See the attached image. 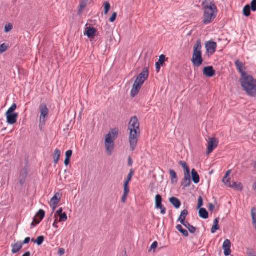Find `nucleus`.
<instances>
[{
  "mask_svg": "<svg viewBox=\"0 0 256 256\" xmlns=\"http://www.w3.org/2000/svg\"><path fill=\"white\" fill-rule=\"evenodd\" d=\"M142 86V85L136 82H134L130 92V95L132 98L135 97L138 94Z\"/></svg>",
  "mask_w": 256,
  "mask_h": 256,
  "instance_id": "20",
  "label": "nucleus"
},
{
  "mask_svg": "<svg viewBox=\"0 0 256 256\" xmlns=\"http://www.w3.org/2000/svg\"><path fill=\"white\" fill-rule=\"evenodd\" d=\"M180 233H181L185 237H188L189 235L188 231L184 228L182 230Z\"/></svg>",
  "mask_w": 256,
  "mask_h": 256,
  "instance_id": "53",
  "label": "nucleus"
},
{
  "mask_svg": "<svg viewBox=\"0 0 256 256\" xmlns=\"http://www.w3.org/2000/svg\"><path fill=\"white\" fill-rule=\"evenodd\" d=\"M188 214V210H182L178 220L179 221L181 224L183 223L185 224L186 222V218Z\"/></svg>",
  "mask_w": 256,
  "mask_h": 256,
  "instance_id": "27",
  "label": "nucleus"
},
{
  "mask_svg": "<svg viewBox=\"0 0 256 256\" xmlns=\"http://www.w3.org/2000/svg\"><path fill=\"white\" fill-rule=\"evenodd\" d=\"M170 174L171 183L172 184H176L178 182V177L176 172L172 169L169 170Z\"/></svg>",
  "mask_w": 256,
  "mask_h": 256,
  "instance_id": "26",
  "label": "nucleus"
},
{
  "mask_svg": "<svg viewBox=\"0 0 256 256\" xmlns=\"http://www.w3.org/2000/svg\"><path fill=\"white\" fill-rule=\"evenodd\" d=\"M234 64L238 71L240 74V77L244 76L248 74L246 72V66L239 60H236Z\"/></svg>",
  "mask_w": 256,
  "mask_h": 256,
  "instance_id": "13",
  "label": "nucleus"
},
{
  "mask_svg": "<svg viewBox=\"0 0 256 256\" xmlns=\"http://www.w3.org/2000/svg\"><path fill=\"white\" fill-rule=\"evenodd\" d=\"M208 210L210 212H212L214 210V205L212 203L208 204Z\"/></svg>",
  "mask_w": 256,
  "mask_h": 256,
  "instance_id": "57",
  "label": "nucleus"
},
{
  "mask_svg": "<svg viewBox=\"0 0 256 256\" xmlns=\"http://www.w3.org/2000/svg\"><path fill=\"white\" fill-rule=\"evenodd\" d=\"M169 202L176 209L179 208L182 204L180 200L174 196L170 197L169 198Z\"/></svg>",
  "mask_w": 256,
  "mask_h": 256,
  "instance_id": "22",
  "label": "nucleus"
},
{
  "mask_svg": "<svg viewBox=\"0 0 256 256\" xmlns=\"http://www.w3.org/2000/svg\"><path fill=\"white\" fill-rule=\"evenodd\" d=\"M58 253L59 256H62L64 254L65 250L63 248H60Z\"/></svg>",
  "mask_w": 256,
  "mask_h": 256,
  "instance_id": "56",
  "label": "nucleus"
},
{
  "mask_svg": "<svg viewBox=\"0 0 256 256\" xmlns=\"http://www.w3.org/2000/svg\"><path fill=\"white\" fill-rule=\"evenodd\" d=\"M8 48V46L6 44H0V54L6 52Z\"/></svg>",
  "mask_w": 256,
  "mask_h": 256,
  "instance_id": "44",
  "label": "nucleus"
},
{
  "mask_svg": "<svg viewBox=\"0 0 256 256\" xmlns=\"http://www.w3.org/2000/svg\"><path fill=\"white\" fill-rule=\"evenodd\" d=\"M251 214H252V223L254 225L255 228L256 229V208H252Z\"/></svg>",
  "mask_w": 256,
  "mask_h": 256,
  "instance_id": "38",
  "label": "nucleus"
},
{
  "mask_svg": "<svg viewBox=\"0 0 256 256\" xmlns=\"http://www.w3.org/2000/svg\"><path fill=\"white\" fill-rule=\"evenodd\" d=\"M17 108L16 104L14 103L12 106L8 109L6 112L10 113V114H15L14 111Z\"/></svg>",
  "mask_w": 256,
  "mask_h": 256,
  "instance_id": "42",
  "label": "nucleus"
},
{
  "mask_svg": "<svg viewBox=\"0 0 256 256\" xmlns=\"http://www.w3.org/2000/svg\"><path fill=\"white\" fill-rule=\"evenodd\" d=\"M104 14H107L110 8V4L108 2H105L104 4Z\"/></svg>",
  "mask_w": 256,
  "mask_h": 256,
  "instance_id": "40",
  "label": "nucleus"
},
{
  "mask_svg": "<svg viewBox=\"0 0 256 256\" xmlns=\"http://www.w3.org/2000/svg\"><path fill=\"white\" fill-rule=\"evenodd\" d=\"M46 215L44 210L42 209H40L38 212L36 214L34 218L33 219V221L31 224V226L32 227L36 226L44 218Z\"/></svg>",
  "mask_w": 256,
  "mask_h": 256,
  "instance_id": "6",
  "label": "nucleus"
},
{
  "mask_svg": "<svg viewBox=\"0 0 256 256\" xmlns=\"http://www.w3.org/2000/svg\"><path fill=\"white\" fill-rule=\"evenodd\" d=\"M224 184H225L226 186H228V184H232V182H230V178H228V179H227V180H226V182L224 183Z\"/></svg>",
  "mask_w": 256,
  "mask_h": 256,
  "instance_id": "64",
  "label": "nucleus"
},
{
  "mask_svg": "<svg viewBox=\"0 0 256 256\" xmlns=\"http://www.w3.org/2000/svg\"><path fill=\"white\" fill-rule=\"evenodd\" d=\"M63 212V209L62 208H60L56 212V214L54 215V216L56 217V214H62Z\"/></svg>",
  "mask_w": 256,
  "mask_h": 256,
  "instance_id": "61",
  "label": "nucleus"
},
{
  "mask_svg": "<svg viewBox=\"0 0 256 256\" xmlns=\"http://www.w3.org/2000/svg\"><path fill=\"white\" fill-rule=\"evenodd\" d=\"M252 10L250 8V4L246 5L243 8L242 12L244 16L248 17L251 15Z\"/></svg>",
  "mask_w": 256,
  "mask_h": 256,
  "instance_id": "35",
  "label": "nucleus"
},
{
  "mask_svg": "<svg viewBox=\"0 0 256 256\" xmlns=\"http://www.w3.org/2000/svg\"><path fill=\"white\" fill-rule=\"evenodd\" d=\"M128 195V194L123 193V195L121 198V202L122 203L126 202V200L127 198Z\"/></svg>",
  "mask_w": 256,
  "mask_h": 256,
  "instance_id": "54",
  "label": "nucleus"
},
{
  "mask_svg": "<svg viewBox=\"0 0 256 256\" xmlns=\"http://www.w3.org/2000/svg\"><path fill=\"white\" fill-rule=\"evenodd\" d=\"M32 239L30 238L29 237H27L25 238L23 242H20L21 244L23 246L24 244H28L30 240H31Z\"/></svg>",
  "mask_w": 256,
  "mask_h": 256,
  "instance_id": "55",
  "label": "nucleus"
},
{
  "mask_svg": "<svg viewBox=\"0 0 256 256\" xmlns=\"http://www.w3.org/2000/svg\"><path fill=\"white\" fill-rule=\"evenodd\" d=\"M246 254L247 256H253L256 254V252L252 248H246Z\"/></svg>",
  "mask_w": 256,
  "mask_h": 256,
  "instance_id": "41",
  "label": "nucleus"
},
{
  "mask_svg": "<svg viewBox=\"0 0 256 256\" xmlns=\"http://www.w3.org/2000/svg\"><path fill=\"white\" fill-rule=\"evenodd\" d=\"M22 248V245L21 244L20 241L12 245V252L13 254L18 253Z\"/></svg>",
  "mask_w": 256,
  "mask_h": 256,
  "instance_id": "28",
  "label": "nucleus"
},
{
  "mask_svg": "<svg viewBox=\"0 0 256 256\" xmlns=\"http://www.w3.org/2000/svg\"><path fill=\"white\" fill-rule=\"evenodd\" d=\"M240 82L244 91L251 96H256V80L251 75L248 74L240 77Z\"/></svg>",
  "mask_w": 256,
  "mask_h": 256,
  "instance_id": "3",
  "label": "nucleus"
},
{
  "mask_svg": "<svg viewBox=\"0 0 256 256\" xmlns=\"http://www.w3.org/2000/svg\"><path fill=\"white\" fill-rule=\"evenodd\" d=\"M62 196V194L60 192H56L54 194V196L51 198L50 202H52L51 206L52 208V212L51 214H52L53 212H54L55 208L56 207V206L59 203L61 198Z\"/></svg>",
  "mask_w": 256,
  "mask_h": 256,
  "instance_id": "12",
  "label": "nucleus"
},
{
  "mask_svg": "<svg viewBox=\"0 0 256 256\" xmlns=\"http://www.w3.org/2000/svg\"><path fill=\"white\" fill-rule=\"evenodd\" d=\"M228 187L234 188V190L240 192L244 189V186L242 183L235 182H232V184H229Z\"/></svg>",
  "mask_w": 256,
  "mask_h": 256,
  "instance_id": "24",
  "label": "nucleus"
},
{
  "mask_svg": "<svg viewBox=\"0 0 256 256\" xmlns=\"http://www.w3.org/2000/svg\"><path fill=\"white\" fill-rule=\"evenodd\" d=\"M70 159L68 158H66L64 161V164L66 166H68V164H70Z\"/></svg>",
  "mask_w": 256,
  "mask_h": 256,
  "instance_id": "60",
  "label": "nucleus"
},
{
  "mask_svg": "<svg viewBox=\"0 0 256 256\" xmlns=\"http://www.w3.org/2000/svg\"><path fill=\"white\" fill-rule=\"evenodd\" d=\"M72 153H73V152L71 150H67L66 152V158H68L70 159L72 155Z\"/></svg>",
  "mask_w": 256,
  "mask_h": 256,
  "instance_id": "52",
  "label": "nucleus"
},
{
  "mask_svg": "<svg viewBox=\"0 0 256 256\" xmlns=\"http://www.w3.org/2000/svg\"><path fill=\"white\" fill-rule=\"evenodd\" d=\"M128 130H130L129 142L130 148L132 151L136 149L138 138L140 135V122L136 116H134L130 118V120Z\"/></svg>",
  "mask_w": 256,
  "mask_h": 256,
  "instance_id": "1",
  "label": "nucleus"
},
{
  "mask_svg": "<svg viewBox=\"0 0 256 256\" xmlns=\"http://www.w3.org/2000/svg\"><path fill=\"white\" fill-rule=\"evenodd\" d=\"M218 140L215 138L210 139L206 149V154H210L218 146Z\"/></svg>",
  "mask_w": 256,
  "mask_h": 256,
  "instance_id": "10",
  "label": "nucleus"
},
{
  "mask_svg": "<svg viewBox=\"0 0 256 256\" xmlns=\"http://www.w3.org/2000/svg\"><path fill=\"white\" fill-rule=\"evenodd\" d=\"M32 242L36 243L38 246H41L44 240V237L43 236H38L36 239L32 238L31 240Z\"/></svg>",
  "mask_w": 256,
  "mask_h": 256,
  "instance_id": "36",
  "label": "nucleus"
},
{
  "mask_svg": "<svg viewBox=\"0 0 256 256\" xmlns=\"http://www.w3.org/2000/svg\"><path fill=\"white\" fill-rule=\"evenodd\" d=\"M219 220L220 218H216L214 219V224L212 226V228H211V232L212 234H214L216 232V230H218L220 229V226H219Z\"/></svg>",
  "mask_w": 256,
  "mask_h": 256,
  "instance_id": "30",
  "label": "nucleus"
},
{
  "mask_svg": "<svg viewBox=\"0 0 256 256\" xmlns=\"http://www.w3.org/2000/svg\"><path fill=\"white\" fill-rule=\"evenodd\" d=\"M250 6L252 11L254 12H256V0H252Z\"/></svg>",
  "mask_w": 256,
  "mask_h": 256,
  "instance_id": "47",
  "label": "nucleus"
},
{
  "mask_svg": "<svg viewBox=\"0 0 256 256\" xmlns=\"http://www.w3.org/2000/svg\"><path fill=\"white\" fill-rule=\"evenodd\" d=\"M117 13L116 12H114L112 15V16L109 18V21L111 22H114L116 18Z\"/></svg>",
  "mask_w": 256,
  "mask_h": 256,
  "instance_id": "50",
  "label": "nucleus"
},
{
  "mask_svg": "<svg viewBox=\"0 0 256 256\" xmlns=\"http://www.w3.org/2000/svg\"><path fill=\"white\" fill-rule=\"evenodd\" d=\"M58 222H59V220H58L57 218H56V219L54 221L52 226L56 228H58Z\"/></svg>",
  "mask_w": 256,
  "mask_h": 256,
  "instance_id": "59",
  "label": "nucleus"
},
{
  "mask_svg": "<svg viewBox=\"0 0 256 256\" xmlns=\"http://www.w3.org/2000/svg\"><path fill=\"white\" fill-rule=\"evenodd\" d=\"M231 172V170H228L225 174V175H224V178H228Z\"/></svg>",
  "mask_w": 256,
  "mask_h": 256,
  "instance_id": "62",
  "label": "nucleus"
},
{
  "mask_svg": "<svg viewBox=\"0 0 256 256\" xmlns=\"http://www.w3.org/2000/svg\"><path fill=\"white\" fill-rule=\"evenodd\" d=\"M97 30L93 26L86 27L85 28L84 35L86 36L89 38H94L96 36Z\"/></svg>",
  "mask_w": 256,
  "mask_h": 256,
  "instance_id": "16",
  "label": "nucleus"
},
{
  "mask_svg": "<svg viewBox=\"0 0 256 256\" xmlns=\"http://www.w3.org/2000/svg\"><path fill=\"white\" fill-rule=\"evenodd\" d=\"M28 174V170L26 167L24 168L20 172L18 182L20 186L22 187L24 184Z\"/></svg>",
  "mask_w": 256,
  "mask_h": 256,
  "instance_id": "11",
  "label": "nucleus"
},
{
  "mask_svg": "<svg viewBox=\"0 0 256 256\" xmlns=\"http://www.w3.org/2000/svg\"><path fill=\"white\" fill-rule=\"evenodd\" d=\"M132 164H133V161H132V158H131L130 156H129L128 157V166H132Z\"/></svg>",
  "mask_w": 256,
  "mask_h": 256,
  "instance_id": "58",
  "label": "nucleus"
},
{
  "mask_svg": "<svg viewBox=\"0 0 256 256\" xmlns=\"http://www.w3.org/2000/svg\"><path fill=\"white\" fill-rule=\"evenodd\" d=\"M12 28H13L12 24L11 23H8L6 24V26H4V31L6 33H8L12 30Z\"/></svg>",
  "mask_w": 256,
  "mask_h": 256,
  "instance_id": "43",
  "label": "nucleus"
},
{
  "mask_svg": "<svg viewBox=\"0 0 256 256\" xmlns=\"http://www.w3.org/2000/svg\"><path fill=\"white\" fill-rule=\"evenodd\" d=\"M104 144L108 155H111L114 150V142L104 141Z\"/></svg>",
  "mask_w": 256,
  "mask_h": 256,
  "instance_id": "25",
  "label": "nucleus"
},
{
  "mask_svg": "<svg viewBox=\"0 0 256 256\" xmlns=\"http://www.w3.org/2000/svg\"><path fill=\"white\" fill-rule=\"evenodd\" d=\"M146 80L143 79L142 78H140V76H138L134 82L142 86Z\"/></svg>",
  "mask_w": 256,
  "mask_h": 256,
  "instance_id": "48",
  "label": "nucleus"
},
{
  "mask_svg": "<svg viewBox=\"0 0 256 256\" xmlns=\"http://www.w3.org/2000/svg\"><path fill=\"white\" fill-rule=\"evenodd\" d=\"M166 60V56L164 54H161L159 57V60L158 62L156 63V69L158 72L160 69L161 66H162L164 64V62Z\"/></svg>",
  "mask_w": 256,
  "mask_h": 256,
  "instance_id": "21",
  "label": "nucleus"
},
{
  "mask_svg": "<svg viewBox=\"0 0 256 256\" xmlns=\"http://www.w3.org/2000/svg\"><path fill=\"white\" fill-rule=\"evenodd\" d=\"M205 48H206V53L208 54L212 55L216 51L217 44L212 40H209L206 42Z\"/></svg>",
  "mask_w": 256,
  "mask_h": 256,
  "instance_id": "9",
  "label": "nucleus"
},
{
  "mask_svg": "<svg viewBox=\"0 0 256 256\" xmlns=\"http://www.w3.org/2000/svg\"><path fill=\"white\" fill-rule=\"evenodd\" d=\"M191 182V176L190 172L184 174V178L181 182V186H184V189L186 187L189 186Z\"/></svg>",
  "mask_w": 256,
  "mask_h": 256,
  "instance_id": "18",
  "label": "nucleus"
},
{
  "mask_svg": "<svg viewBox=\"0 0 256 256\" xmlns=\"http://www.w3.org/2000/svg\"><path fill=\"white\" fill-rule=\"evenodd\" d=\"M176 228L180 232L183 229V228L180 224H178L176 226Z\"/></svg>",
  "mask_w": 256,
  "mask_h": 256,
  "instance_id": "63",
  "label": "nucleus"
},
{
  "mask_svg": "<svg viewBox=\"0 0 256 256\" xmlns=\"http://www.w3.org/2000/svg\"><path fill=\"white\" fill-rule=\"evenodd\" d=\"M199 216L203 219H207L208 218V212L205 208H200L198 209Z\"/></svg>",
  "mask_w": 256,
  "mask_h": 256,
  "instance_id": "29",
  "label": "nucleus"
},
{
  "mask_svg": "<svg viewBox=\"0 0 256 256\" xmlns=\"http://www.w3.org/2000/svg\"><path fill=\"white\" fill-rule=\"evenodd\" d=\"M40 122H46L48 117L49 110L47 105L45 103L40 104Z\"/></svg>",
  "mask_w": 256,
  "mask_h": 256,
  "instance_id": "5",
  "label": "nucleus"
},
{
  "mask_svg": "<svg viewBox=\"0 0 256 256\" xmlns=\"http://www.w3.org/2000/svg\"><path fill=\"white\" fill-rule=\"evenodd\" d=\"M88 0H82L79 6V10H78V14H80L84 9L86 7L87 5Z\"/></svg>",
  "mask_w": 256,
  "mask_h": 256,
  "instance_id": "37",
  "label": "nucleus"
},
{
  "mask_svg": "<svg viewBox=\"0 0 256 256\" xmlns=\"http://www.w3.org/2000/svg\"><path fill=\"white\" fill-rule=\"evenodd\" d=\"M119 130L115 128L112 129L110 132L106 135L105 140L114 142V140L118 137Z\"/></svg>",
  "mask_w": 256,
  "mask_h": 256,
  "instance_id": "7",
  "label": "nucleus"
},
{
  "mask_svg": "<svg viewBox=\"0 0 256 256\" xmlns=\"http://www.w3.org/2000/svg\"><path fill=\"white\" fill-rule=\"evenodd\" d=\"M158 246V242L156 241H154L150 246V249L148 250L150 252L152 250H154V252H155L156 249L157 248Z\"/></svg>",
  "mask_w": 256,
  "mask_h": 256,
  "instance_id": "51",
  "label": "nucleus"
},
{
  "mask_svg": "<svg viewBox=\"0 0 256 256\" xmlns=\"http://www.w3.org/2000/svg\"><path fill=\"white\" fill-rule=\"evenodd\" d=\"M162 198L161 195L158 194L155 196V207L156 209L160 210V213L164 214L166 213V208L162 204Z\"/></svg>",
  "mask_w": 256,
  "mask_h": 256,
  "instance_id": "8",
  "label": "nucleus"
},
{
  "mask_svg": "<svg viewBox=\"0 0 256 256\" xmlns=\"http://www.w3.org/2000/svg\"><path fill=\"white\" fill-rule=\"evenodd\" d=\"M202 44L200 39H198L194 46L192 62L195 67H200L204 62L202 56Z\"/></svg>",
  "mask_w": 256,
  "mask_h": 256,
  "instance_id": "4",
  "label": "nucleus"
},
{
  "mask_svg": "<svg viewBox=\"0 0 256 256\" xmlns=\"http://www.w3.org/2000/svg\"><path fill=\"white\" fill-rule=\"evenodd\" d=\"M130 192L129 184L124 182V193L128 194Z\"/></svg>",
  "mask_w": 256,
  "mask_h": 256,
  "instance_id": "49",
  "label": "nucleus"
},
{
  "mask_svg": "<svg viewBox=\"0 0 256 256\" xmlns=\"http://www.w3.org/2000/svg\"><path fill=\"white\" fill-rule=\"evenodd\" d=\"M203 74L208 78H212L216 75V70L212 66H207L204 68Z\"/></svg>",
  "mask_w": 256,
  "mask_h": 256,
  "instance_id": "15",
  "label": "nucleus"
},
{
  "mask_svg": "<svg viewBox=\"0 0 256 256\" xmlns=\"http://www.w3.org/2000/svg\"><path fill=\"white\" fill-rule=\"evenodd\" d=\"M178 164L184 170V174L190 172V168L186 162L180 160L178 162Z\"/></svg>",
  "mask_w": 256,
  "mask_h": 256,
  "instance_id": "32",
  "label": "nucleus"
},
{
  "mask_svg": "<svg viewBox=\"0 0 256 256\" xmlns=\"http://www.w3.org/2000/svg\"><path fill=\"white\" fill-rule=\"evenodd\" d=\"M203 198L202 196H200L198 198L196 209L198 210L199 208H202V207L203 206Z\"/></svg>",
  "mask_w": 256,
  "mask_h": 256,
  "instance_id": "46",
  "label": "nucleus"
},
{
  "mask_svg": "<svg viewBox=\"0 0 256 256\" xmlns=\"http://www.w3.org/2000/svg\"><path fill=\"white\" fill-rule=\"evenodd\" d=\"M6 116L8 124L10 125H13L16 122L18 114V113L10 114L6 112Z\"/></svg>",
  "mask_w": 256,
  "mask_h": 256,
  "instance_id": "14",
  "label": "nucleus"
},
{
  "mask_svg": "<svg viewBox=\"0 0 256 256\" xmlns=\"http://www.w3.org/2000/svg\"><path fill=\"white\" fill-rule=\"evenodd\" d=\"M190 174L192 175L191 178L192 182L195 184H198V183H199L200 181V176L198 174L197 171L194 168H192V170Z\"/></svg>",
  "mask_w": 256,
  "mask_h": 256,
  "instance_id": "23",
  "label": "nucleus"
},
{
  "mask_svg": "<svg viewBox=\"0 0 256 256\" xmlns=\"http://www.w3.org/2000/svg\"><path fill=\"white\" fill-rule=\"evenodd\" d=\"M143 79L147 80L149 76L148 68L146 67L143 68L142 72L138 76Z\"/></svg>",
  "mask_w": 256,
  "mask_h": 256,
  "instance_id": "31",
  "label": "nucleus"
},
{
  "mask_svg": "<svg viewBox=\"0 0 256 256\" xmlns=\"http://www.w3.org/2000/svg\"><path fill=\"white\" fill-rule=\"evenodd\" d=\"M59 222H66L68 220L66 214L64 212L59 215Z\"/></svg>",
  "mask_w": 256,
  "mask_h": 256,
  "instance_id": "45",
  "label": "nucleus"
},
{
  "mask_svg": "<svg viewBox=\"0 0 256 256\" xmlns=\"http://www.w3.org/2000/svg\"><path fill=\"white\" fill-rule=\"evenodd\" d=\"M134 169H131L130 170V172L127 176L126 180L124 182L126 183L130 184V182H131L132 178L134 174Z\"/></svg>",
  "mask_w": 256,
  "mask_h": 256,
  "instance_id": "39",
  "label": "nucleus"
},
{
  "mask_svg": "<svg viewBox=\"0 0 256 256\" xmlns=\"http://www.w3.org/2000/svg\"><path fill=\"white\" fill-rule=\"evenodd\" d=\"M231 242L230 240L226 239L224 240L222 248L224 249V253L226 256H228L230 255L232 250L230 249Z\"/></svg>",
  "mask_w": 256,
  "mask_h": 256,
  "instance_id": "17",
  "label": "nucleus"
},
{
  "mask_svg": "<svg viewBox=\"0 0 256 256\" xmlns=\"http://www.w3.org/2000/svg\"><path fill=\"white\" fill-rule=\"evenodd\" d=\"M60 150L58 148H56L52 154V157L54 160V164H58V160H60Z\"/></svg>",
  "mask_w": 256,
  "mask_h": 256,
  "instance_id": "33",
  "label": "nucleus"
},
{
  "mask_svg": "<svg viewBox=\"0 0 256 256\" xmlns=\"http://www.w3.org/2000/svg\"><path fill=\"white\" fill-rule=\"evenodd\" d=\"M104 32L106 38H110L111 40L113 35L112 28L108 24H106L104 26Z\"/></svg>",
  "mask_w": 256,
  "mask_h": 256,
  "instance_id": "19",
  "label": "nucleus"
},
{
  "mask_svg": "<svg viewBox=\"0 0 256 256\" xmlns=\"http://www.w3.org/2000/svg\"><path fill=\"white\" fill-rule=\"evenodd\" d=\"M182 224L188 228L190 234H194L196 232V228L191 225L188 222L186 221L185 224L183 223Z\"/></svg>",
  "mask_w": 256,
  "mask_h": 256,
  "instance_id": "34",
  "label": "nucleus"
},
{
  "mask_svg": "<svg viewBox=\"0 0 256 256\" xmlns=\"http://www.w3.org/2000/svg\"><path fill=\"white\" fill-rule=\"evenodd\" d=\"M204 9V24L212 22L216 16L218 8L212 0H204L202 4Z\"/></svg>",
  "mask_w": 256,
  "mask_h": 256,
  "instance_id": "2",
  "label": "nucleus"
}]
</instances>
